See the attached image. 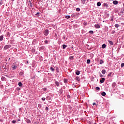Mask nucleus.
<instances>
[{"instance_id": "nucleus-44", "label": "nucleus", "mask_w": 124, "mask_h": 124, "mask_svg": "<svg viewBox=\"0 0 124 124\" xmlns=\"http://www.w3.org/2000/svg\"><path fill=\"white\" fill-rule=\"evenodd\" d=\"M6 36L8 37L10 36V33L9 32H7Z\"/></svg>"}, {"instance_id": "nucleus-18", "label": "nucleus", "mask_w": 124, "mask_h": 124, "mask_svg": "<svg viewBox=\"0 0 124 124\" xmlns=\"http://www.w3.org/2000/svg\"><path fill=\"white\" fill-rule=\"evenodd\" d=\"M46 100L50 101L51 100V97H50L49 96H47L46 97Z\"/></svg>"}, {"instance_id": "nucleus-49", "label": "nucleus", "mask_w": 124, "mask_h": 124, "mask_svg": "<svg viewBox=\"0 0 124 124\" xmlns=\"http://www.w3.org/2000/svg\"><path fill=\"white\" fill-rule=\"evenodd\" d=\"M45 99H46L45 97L42 98V100H43V101H45Z\"/></svg>"}, {"instance_id": "nucleus-38", "label": "nucleus", "mask_w": 124, "mask_h": 124, "mask_svg": "<svg viewBox=\"0 0 124 124\" xmlns=\"http://www.w3.org/2000/svg\"><path fill=\"white\" fill-rule=\"evenodd\" d=\"M76 11H77L78 12H80V8H77L76 9Z\"/></svg>"}, {"instance_id": "nucleus-37", "label": "nucleus", "mask_w": 124, "mask_h": 124, "mask_svg": "<svg viewBox=\"0 0 124 124\" xmlns=\"http://www.w3.org/2000/svg\"><path fill=\"white\" fill-rule=\"evenodd\" d=\"M50 70L52 72H54V71H55V69H54L53 68V67H50Z\"/></svg>"}, {"instance_id": "nucleus-9", "label": "nucleus", "mask_w": 124, "mask_h": 124, "mask_svg": "<svg viewBox=\"0 0 124 124\" xmlns=\"http://www.w3.org/2000/svg\"><path fill=\"white\" fill-rule=\"evenodd\" d=\"M86 0H87V1H89V0H81V4H85Z\"/></svg>"}, {"instance_id": "nucleus-62", "label": "nucleus", "mask_w": 124, "mask_h": 124, "mask_svg": "<svg viewBox=\"0 0 124 124\" xmlns=\"http://www.w3.org/2000/svg\"><path fill=\"white\" fill-rule=\"evenodd\" d=\"M27 63H29V61H27Z\"/></svg>"}, {"instance_id": "nucleus-3", "label": "nucleus", "mask_w": 124, "mask_h": 124, "mask_svg": "<svg viewBox=\"0 0 124 124\" xmlns=\"http://www.w3.org/2000/svg\"><path fill=\"white\" fill-rule=\"evenodd\" d=\"M11 48V45H6L4 46L3 49L4 50H7V49H9Z\"/></svg>"}, {"instance_id": "nucleus-41", "label": "nucleus", "mask_w": 124, "mask_h": 124, "mask_svg": "<svg viewBox=\"0 0 124 124\" xmlns=\"http://www.w3.org/2000/svg\"><path fill=\"white\" fill-rule=\"evenodd\" d=\"M112 76V72L109 73L108 75V77H111V76Z\"/></svg>"}, {"instance_id": "nucleus-21", "label": "nucleus", "mask_w": 124, "mask_h": 124, "mask_svg": "<svg viewBox=\"0 0 124 124\" xmlns=\"http://www.w3.org/2000/svg\"><path fill=\"white\" fill-rule=\"evenodd\" d=\"M35 48H32L31 50V52H32L33 53V54H34V53H35Z\"/></svg>"}, {"instance_id": "nucleus-40", "label": "nucleus", "mask_w": 124, "mask_h": 124, "mask_svg": "<svg viewBox=\"0 0 124 124\" xmlns=\"http://www.w3.org/2000/svg\"><path fill=\"white\" fill-rule=\"evenodd\" d=\"M71 97L70 95H67V99H70Z\"/></svg>"}, {"instance_id": "nucleus-48", "label": "nucleus", "mask_w": 124, "mask_h": 124, "mask_svg": "<svg viewBox=\"0 0 124 124\" xmlns=\"http://www.w3.org/2000/svg\"><path fill=\"white\" fill-rule=\"evenodd\" d=\"M12 124H16V120H13L12 121Z\"/></svg>"}, {"instance_id": "nucleus-10", "label": "nucleus", "mask_w": 124, "mask_h": 124, "mask_svg": "<svg viewBox=\"0 0 124 124\" xmlns=\"http://www.w3.org/2000/svg\"><path fill=\"white\" fill-rule=\"evenodd\" d=\"M25 121L26 123H27V124H31V120L29 119H26Z\"/></svg>"}, {"instance_id": "nucleus-34", "label": "nucleus", "mask_w": 124, "mask_h": 124, "mask_svg": "<svg viewBox=\"0 0 124 124\" xmlns=\"http://www.w3.org/2000/svg\"><path fill=\"white\" fill-rule=\"evenodd\" d=\"M119 26H120V25H119V24H118V23L115 24V25H114V26H115V28H119Z\"/></svg>"}, {"instance_id": "nucleus-22", "label": "nucleus", "mask_w": 124, "mask_h": 124, "mask_svg": "<svg viewBox=\"0 0 124 124\" xmlns=\"http://www.w3.org/2000/svg\"><path fill=\"white\" fill-rule=\"evenodd\" d=\"M102 49H104V48H106V45L105 44H103L102 45Z\"/></svg>"}, {"instance_id": "nucleus-50", "label": "nucleus", "mask_w": 124, "mask_h": 124, "mask_svg": "<svg viewBox=\"0 0 124 124\" xmlns=\"http://www.w3.org/2000/svg\"><path fill=\"white\" fill-rule=\"evenodd\" d=\"M124 67V63H121V67Z\"/></svg>"}, {"instance_id": "nucleus-56", "label": "nucleus", "mask_w": 124, "mask_h": 124, "mask_svg": "<svg viewBox=\"0 0 124 124\" xmlns=\"http://www.w3.org/2000/svg\"><path fill=\"white\" fill-rule=\"evenodd\" d=\"M17 91H21V88H17Z\"/></svg>"}, {"instance_id": "nucleus-36", "label": "nucleus", "mask_w": 124, "mask_h": 124, "mask_svg": "<svg viewBox=\"0 0 124 124\" xmlns=\"http://www.w3.org/2000/svg\"><path fill=\"white\" fill-rule=\"evenodd\" d=\"M65 18L66 19H70V16H65Z\"/></svg>"}, {"instance_id": "nucleus-19", "label": "nucleus", "mask_w": 124, "mask_h": 124, "mask_svg": "<svg viewBox=\"0 0 124 124\" xmlns=\"http://www.w3.org/2000/svg\"><path fill=\"white\" fill-rule=\"evenodd\" d=\"M118 2L117 0H114L113 2V4H114L115 5H117V4H118Z\"/></svg>"}, {"instance_id": "nucleus-58", "label": "nucleus", "mask_w": 124, "mask_h": 124, "mask_svg": "<svg viewBox=\"0 0 124 124\" xmlns=\"http://www.w3.org/2000/svg\"><path fill=\"white\" fill-rule=\"evenodd\" d=\"M95 104H96L95 103H93V106H94V105H95Z\"/></svg>"}, {"instance_id": "nucleus-13", "label": "nucleus", "mask_w": 124, "mask_h": 124, "mask_svg": "<svg viewBox=\"0 0 124 124\" xmlns=\"http://www.w3.org/2000/svg\"><path fill=\"white\" fill-rule=\"evenodd\" d=\"M76 75H80V71H79V70H76Z\"/></svg>"}, {"instance_id": "nucleus-33", "label": "nucleus", "mask_w": 124, "mask_h": 124, "mask_svg": "<svg viewBox=\"0 0 124 124\" xmlns=\"http://www.w3.org/2000/svg\"><path fill=\"white\" fill-rule=\"evenodd\" d=\"M90 62H91V60L88 59L87 60V64H90Z\"/></svg>"}, {"instance_id": "nucleus-17", "label": "nucleus", "mask_w": 124, "mask_h": 124, "mask_svg": "<svg viewBox=\"0 0 124 124\" xmlns=\"http://www.w3.org/2000/svg\"><path fill=\"white\" fill-rule=\"evenodd\" d=\"M59 93H60V94H62V93H63V90H62V89H61L59 90Z\"/></svg>"}, {"instance_id": "nucleus-64", "label": "nucleus", "mask_w": 124, "mask_h": 124, "mask_svg": "<svg viewBox=\"0 0 124 124\" xmlns=\"http://www.w3.org/2000/svg\"><path fill=\"white\" fill-rule=\"evenodd\" d=\"M94 124H96V123H94Z\"/></svg>"}, {"instance_id": "nucleus-1", "label": "nucleus", "mask_w": 124, "mask_h": 124, "mask_svg": "<svg viewBox=\"0 0 124 124\" xmlns=\"http://www.w3.org/2000/svg\"><path fill=\"white\" fill-rule=\"evenodd\" d=\"M2 67L3 69H5V70H8V68H9V65L7 64V63L6 62H4Z\"/></svg>"}, {"instance_id": "nucleus-26", "label": "nucleus", "mask_w": 124, "mask_h": 124, "mask_svg": "<svg viewBox=\"0 0 124 124\" xmlns=\"http://www.w3.org/2000/svg\"><path fill=\"white\" fill-rule=\"evenodd\" d=\"M3 40V35L0 36V41H2Z\"/></svg>"}, {"instance_id": "nucleus-55", "label": "nucleus", "mask_w": 124, "mask_h": 124, "mask_svg": "<svg viewBox=\"0 0 124 124\" xmlns=\"http://www.w3.org/2000/svg\"><path fill=\"white\" fill-rule=\"evenodd\" d=\"M31 3V0H29L28 3L29 4V3Z\"/></svg>"}, {"instance_id": "nucleus-53", "label": "nucleus", "mask_w": 124, "mask_h": 124, "mask_svg": "<svg viewBox=\"0 0 124 124\" xmlns=\"http://www.w3.org/2000/svg\"><path fill=\"white\" fill-rule=\"evenodd\" d=\"M40 14L39 12H38L36 13V14H35V15H36V16H39V15Z\"/></svg>"}, {"instance_id": "nucleus-31", "label": "nucleus", "mask_w": 124, "mask_h": 124, "mask_svg": "<svg viewBox=\"0 0 124 124\" xmlns=\"http://www.w3.org/2000/svg\"><path fill=\"white\" fill-rule=\"evenodd\" d=\"M101 95H102V96H105V95H106V93H105V92L102 93Z\"/></svg>"}, {"instance_id": "nucleus-2", "label": "nucleus", "mask_w": 124, "mask_h": 124, "mask_svg": "<svg viewBox=\"0 0 124 124\" xmlns=\"http://www.w3.org/2000/svg\"><path fill=\"white\" fill-rule=\"evenodd\" d=\"M17 64L16 63H13L12 65V68L13 70H15L17 68Z\"/></svg>"}, {"instance_id": "nucleus-8", "label": "nucleus", "mask_w": 124, "mask_h": 124, "mask_svg": "<svg viewBox=\"0 0 124 124\" xmlns=\"http://www.w3.org/2000/svg\"><path fill=\"white\" fill-rule=\"evenodd\" d=\"M94 27L95 29H100V25L99 24H95Z\"/></svg>"}, {"instance_id": "nucleus-25", "label": "nucleus", "mask_w": 124, "mask_h": 124, "mask_svg": "<svg viewBox=\"0 0 124 124\" xmlns=\"http://www.w3.org/2000/svg\"><path fill=\"white\" fill-rule=\"evenodd\" d=\"M104 6H105V7H108V6H109V5H108V4L107 3H104L103 4Z\"/></svg>"}, {"instance_id": "nucleus-28", "label": "nucleus", "mask_w": 124, "mask_h": 124, "mask_svg": "<svg viewBox=\"0 0 124 124\" xmlns=\"http://www.w3.org/2000/svg\"><path fill=\"white\" fill-rule=\"evenodd\" d=\"M24 72L23 71L20 72L19 75L20 76H23L24 75Z\"/></svg>"}, {"instance_id": "nucleus-11", "label": "nucleus", "mask_w": 124, "mask_h": 124, "mask_svg": "<svg viewBox=\"0 0 124 124\" xmlns=\"http://www.w3.org/2000/svg\"><path fill=\"white\" fill-rule=\"evenodd\" d=\"M55 84L57 86V87H60V83L59 82V81H56L55 82Z\"/></svg>"}, {"instance_id": "nucleus-45", "label": "nucleus", "mask_w": 124, "mask_h": 124, "mask_svg": "<svg viewBox=\"0 0 124 124\" xmlns=\"http://www.w3.org/2000/svg\"><path fill=\"white\" fill-rule=\"evenodd\" d=\"M96 90L97 91H100V88H99V87H96Z\"/></svg>"}, {"instance_id": "nucleus-61", "label": "nucleus", "mask_w": 124, "mask_h": 124, "mask_svg": "<svg viewBox=\"0 0 124 124\" xmlns=\"http://www.w3.org/2000/svg\"><path fill=\"white\" fill-rule=\"evenodd\" d=\"M0 87H1V88H2V87H3V85H1L0 86Z\"/></svg>"}, {"instance_id": "nucleus-24", "label": "nucleus", "mask_w": 124, "mask_h": 124, "mask_svg": "<svg viewBox=\"0 0 124 124\" xmlns=\"http://www.w3.org/2000/svg\"><path fill=\"white\" fill-rule=\"evenodd\" d=\"M104 63V61H103V60L102 59H101V60H100L99 63H100V64H102Z\"/></svg>"}, {"instance_id": "nucleus-51", "label": "nucleus", "mask_w": 124, "mask_h": 124, "mask_svg": "<svg viewBox=\"0 0 124 124\" xmlns=\"http://www.w3.org/2000/svg\"><path fill=\"white\" fill-rule=\"evenodd\" d=\"M45 43L46 44H48V40H46V41H45Z\"/></svg>"}, {"instance_id": "nucleus-35", "label": "nucleus", "mask_w": 124, "mask_h": 124, "mask_svg": "<svg viewBox=\"0 0 124 124\" xmlns=\"http://www.w3.org/2000/svg\"><path fill=\"white\" fill-rule=\"evenodd\" d=\"M101 5V3L100 2H98L97 3V6H100Z\"/></svg>"}, {"instance_id": "nucleus-60", "label": "nucleus", "mask_w": 124, "mask_h": 124, "mask_svg": "<svg viewBox=\"0 0 124 124\" xmlns=\"http://www.w3.org/2000/svg\"><path fill=\"white\" fill-rule=\"evenodd\" d=\"M25 10H27V7H25Z\"/></svg>"}, {"instance_id": "nucleus-59", "label": "nucleus", "mask_w": 124, "mask_h": 124, "mask_svg": "<svg viewBox=\"0 0 124 124\" xmlns=\"http://www.w3.org/2000/svg\"><path fill=\"white\" fill-rule=\"evenodd\" d=\"M20 121H21V120H20V119H18L17 120V122H20Z\"/></svg>"}, {"instance_id": "nucleus-14", "label": "nucleus", "mask_w": 124, "mask_h": 124, "mask_svg": "<svg viewBox=\"0 0 124 124\" xmlns=\"http://www.w3.org/2000/svg\"><path fill=\"white\" fill-rule=\"evenodd\" d=\"M76 81H78V82H80V78L79 77H76Z\"/></svg>"}, {"instance_id": "nucleus-29", "label": "nucleus", "mask_w": 124, "mask_h": 124, "mask_svg": "<svg viewBox=\"0 0 124 124\" xmlns=\"http://www.w3.org/2000/svg\"><path fill=\"white\" fill-rule=\"evenodd\" d=\"M102 74H105V73H106V70L105 69L102 70Z\"/></svg>"}, {"instance_id": "nucleus-20", "label": "nucleus", "mask_w": 124, "mask_h": 124, "mask_svg": "<svg viewBox=\"0 0 124 124\" xmlns=\"http://www.w3.org/2000/svg\"><path fill=\"white\" fill-rule=\"evenodd\" d=\"M69 60H71L72 61H73L74 60V56H71L69 57Z\"/></svg>"}, {"instance_id": "nucleus-27", "label": "nucleus", "mask_w": 124, "mask_h": 124, "mask_svg": "<svg viewBox=\"0 0 124 124\" xmlns=\"http://www.w3.org/2000/svg\"><path fill=\"white\" fill-rule=\"evenodd\" d=\"M18 86L19 87H23V83L21 82H18Z\"/></svg>"}, {"instance_id": "nucleus-15", "label": "nucleus", "mask_w": 124, "mask_h": 124, "mask_svg": "<svg viewBox=\"0 0 124 124\" xmlns=\"http://www.w3.org/2000/svg\"><path fill=\"white\" fill-rule=\"evenodd\" d=\"M62 39H64L65 41L67 40V38H66V36L65 35H63L62 36Z\"/></svg>"}, {"instance_id": "nucleus-43", "label": "nucleus", "mask_w": 124, "mask_h": 124, "mask_svg": "<svg viewBox=\"0 0 124 124\" xmlns=\"http://www.w3.org/2000/svg\"><path fill=\"white\" fill-rule=\"evenodd\" d=\"M114 33H116V31H115L114 30H112V31H111V34H114Z\"/></svg>"}, {"instance_id": "nucleus-16", "label": "nucleus", "mask_w": 124, "mask_h": 124, "mask_svg": "<svg viewBox=\"0 0 124 124\" xmlns=\"http://www.w3.org/2000/svg\"><path fill=\"white\" fill-rule=\"evenodd\" d=\"M108 42H109L110 45H111V46L114 45V43H113V41L108 40Z\"/></svg>"}, {"instance_id": "nucleus-30", "label": "nucleus", "mask_w": 124, "mask_h": 124, "mask_svg": "<svg viewBox=\"0 0 124 124\" xmlns=\"http://www.w3.org/2000/svg\"><path fill=\"white\" fill-rule=\"evenodd\" d=\"M112 88H115L116 87V83L115 82H113L112 84Z\"/></svg>"}, {"instance_id": "nucleus-52", "label": "nucleus", "mask_w": 124, "mask_h": 124, "mask_svg": "<svg viewBox=\"0 0 124 124\" xmlns=\"http://www.w3.org/2000/svg\"><path fill=\"white\" fill-rule=\"evenodd\" d=\"M43 90H44V91L45 92H46V91H47V88H44L43 89Z\"/></svg>"}, {"instance_id": "nucleus-12", "label": "nucleus", "mask_w": 124, "mask_h": 124, "mask_svg": "<svg viewBox=\"0 0 124 124\" xmlns=\"http://www.w3.org/2000/svg\"><path fill=\"white\" fill-rule=\"evenodd\" d=\"M28 5H29L30 8H32V7H33L32 2L28 3Z\"/></svg>"}, {"instance_id": "nucleus-46", "label": "nucleus", "mask_w": 124, "mask_h": 124, "mask_svg": "<svg viewBox=\"0 0 124 124\" xmlns=\"http://www.w3.org/2000/svg\"><path fill=\"white\" fill-rule=\"evenodd\" d=\"M45 109H46V111H48L49 110V108H48V107H46Z\"/></svg>"}, {"instance_id": "nucleus-39", "label": "nucleus", "mask_w": 124, "mask_h": 124, "mask_svg": "<svg viewBox=\"0 0 124 124\" xmlns=\"http://www.w3.org/2000/svg\"><path fill=\"white\" fill-rule=\"evenodd\" d=\"M75 16H76V15H75V14L73 13V14L71 15V17H72V18H74V17H75Z\"/></svg>"}, {"instance_id": "nucleus-32", "label": "nucleus", "mask_w": 124, "mask_h": 124, "mask_svg": "<svg viewBox=\"0 0 124 124\" xmlns=\"http://www.w3.org/2000/svg\"><path fill=\"white\" fill-rule=\"evenodd\" d=\"M62 48L63 49H65V48L66 47H67V45H62Z\"/></svg>"}, {"instance_id": "nucleus-54", "label": "nucleus", "mask_w": 124, "mask_h": 124, "mask_svg": "<svg viewBox=\"0 0 124 124\" xmlns=\"http://www.w3.org/2000/svg\"><path fill=\"white\" fill-rule=\"evenodd\" d=\"M38 106L39 108H41V104H39L38 105Z\"/></svg>"}, {"instance_id": "nucleus-63", "label": "nucleus", "mask_w": 124, "mask_h": 124, "mask_svg": "<svg viewBox=\"0 0 124 124\" xmlns=\"http://www.w3.org/2000/svg\"><path fill=\"white\" fill-rule=\"evenodd\" d=\"M59 69V68L57 67V70Z\"/></svg>"}, {"instance_id": "nucleus-5", "label": "nucleus", "mask_w": 124, "mask_h": 124, "mask_svg": "<svg viewBox=\"0 0 124 124\" xmlns=\"http://www.w3.org/2000/svg\"><path fill=\"white\" fill-rule=\"evenodd\" d=\"M104 82H105V78H103L100 79V83H101V84H102L103 83H104Z\"/></svg>"}, {"instance_id": "nucleus-23", "label": "nucleus", "mask_w": 124, "mask_h": 124, "mask_svg": "<svg viewBox=\"0 0 124 124\" xmlns=\"http://www.w3.org/2000/svg\"><path fill=\"white\" fill-rule=\"evenodd\" d=\"M1 81H5V80H6V78H5V77H2L1 78Z\"/></svg>"}, {"instance_id": "nucleus-7", "label": "nucleus", "mask_w": 124, "mask_h": 124, "mask_svg": "<svg viewBox=\"0 0 124 124\" xmlns=\"http://www.w3.org/2000/svg\"><path fill=\"white\" fill-rule=\"evenodd\" d=\"M63 82L65 84V85H67V84H68V80H67L66 78H64L63 79Z\"/></svg>"}, {"instance_id": "nucleus-6", "label": "nucleus", "mask_w": 124, "mask_h": 124, "mask_svg": "<svg viewBox=\"0 0 124 124\" xmlns=\"http://www.w3.org/2000/svg\"><path fill=\"white\" fill-rule=\"evenodd\" d=\"M44 49H45V46H40L39 47V51H40L41 52H42V51H43Z\"/></svg>"}, {"instance_id": "nucleus-57", "label": "nucleus", "mask_w": 124, "mask_h": 124, "mask_svg": "<svg viewBox=\"0 0 124 124\" xmlns=\"http://www.w3.org/2000/svg\"><path fill=\"white\" fill-rule=\"evenodd\" d=\"M100 77H101V78H102V77H103V75H102V74H100Z\"/></svg>"}, {"instance_id": "nucleus-4", "label": "nucleus", "mask_w": 124, "mask_h": 124, "mask_svg": "<svg viewBox=\"0 0 124 124\" xmlns=\"http://www.w3.org/2000/svg\"><path fill=\"white\" fill-rule=\"evenodd\" d=\"M44 34L45 36H47V35L49 34V30L48 29H46L44 32Z\"/></svg>"}, {"instance_id": "nucleus-42", "label": "nucleus", "mask_w": 124, "mask_h": 124, "mask_svg": "<svg viewBox=\"0 0 124 124\" xmlns=\"http://www.w3.org/2000/svg\"><path fill=\"white\" fill-rule=\"evenodd\" d=\"M89 32L91 34H93V31H89Z\"/></svg>"}, {"instance_id": "nucleus-47", "label": "nucleus", "mask_w": 124, "mask_h": 124, "mask_svg": "<svg viewBox=\"0 0 124 124\" xmlns=\"http://www.w3.org/2000/svg\"><path fill=\"white\" fill-rule=\"evenodd\" d=\"M87 24H88V23H87V22H86V21H85V22L83 23L84 26H87Z\"/></svg>"}]
</instances>
